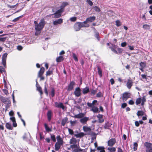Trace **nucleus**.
I'll use <instances>...</instances> for the list:
<instances>
[{"mask_svg": "<svg viewBox=\"0 0 152 152\" xmlns=\"http://www.w3.org/2000/svg\"><path fill=\"white\" fill-rule=\"evenodd\" d=\"M129 104L130 105H133L134 104V102L132 100H130L129 102Z\"/></svg>", "mask_w": 152, "mask_h": 152, "instance_id": "774afa93", "label": "nucleus"}, {"mask_svg": "<svg viewBox=\"0 0 152 152\" xmlns=\"http://www.w3.org/2000/svg\"><path fill=\"white\" fill-rule=\"evenodd\" d=\"M45 71V68L42 66L40 68V69L38 72V75H40V76H41V75H42L43 74Z\"/></svg>", "mask_w": 152, "mask_h": 152, "instance_id": "412c9836", "label": "nucleus"}, {"mask_svg": "<svg viewBox=\"0 0 152 152\" xmlns=\"http://www.w3.org/2000/svg\"><path fill=\"white\" fill-rule=\"evenodd\" d=\"M81 89L79 87L76 88L74 92L75 95L77 97L80 96L81 95Z\"/></svg>", "mask_w": 152, "mask_h": 152, "instance_id": "1a4fd4ad", "label": "nucleus"}, {"mask_svg": "<svg viewBox=\"0 0 152 152\" xmlns=\"http://www.w3.org/2000/svg\"><path fill=\"white\" fill-rule=\"evenodd\" d=\"M89 120V118L86 117H83L80 120V122L83 124H86Z\"/></svg>", "mask_w": 152, "mask_h": 152, "instance_id": "6ab92c4d", "label": "nucleus"}, {"mask_svg": "<svg viewBox=\"0 0 152 152\" xmlns=\"http://www.w3.org/2000/svg\"><path fill=\"white\" fill-rule=\"evenodd\" d=\"M63 22V20L61 18H59L56 20L53 21V24L54 25H57L58 24H61Z\"/></svg>", "mask_w": 152, "mask_h": 152, "instance_id": "9b49d317", "label": "nucleus"}, {"mask_svg": "<svg viewBox=\"0 0 152 152\" xmlns=\"http://www.w3.org/2000/svg\"><path fill=\"white\" fill-rule=\"evenodd\" d=\"M83 131L86 132H88V133L85 135H90L91 129L90 127L83 126Z\"/></svg>", "mask_w": 152, "mask_h": 152, "instance_id": "9d476101", "label": "nucleus"}, {"mask_svg": "<svg viewBox=\"0 0 152 152\" xmlns=\"http://www.w3.org/2000/svg\"><path fill=\"white\" fill-rule=\"evenodd\" d=\"M55 89L53 88H52L51 91L50 92V94L52 97H53L55 96Z\"/></svg>", "mask_w": 152, "mask_h": 152, "instance_id": "c03bdc74", "label": "nucleus"}, {"mask_svg": "<svg viewBox=\"0 0 152 152\" xmlns=\"http://www.w3.org/2000/svg\"><path fill=\"white\" fill-rule=\"evenodd\" d=\"M64 59L63 57L62 56H60L57 57L56 59V62H60L62 61Z\"/></svg>", "mask_w": 152, "mask_h": 152, "instance_id": "c9c22d12", "label": "nucleus"}, {"mask_svg": "<svg viewBox=\"0 0 152 152\" xmlns=\"http://www.w3.org/2000/svg\"><path fill=\"white\" fill-rule=\"evenodd\" d=\"M51 138L53 142H56V138L55 135L53 134H50Z\"/></svg>", "mask_w": 152, "mask_h": 152, "instance_id": "8fccbe9b", "label": "nucleus"}, {"mask_svg": "<svg viewBox=\"0 0 152 152\" xmlns=\"http://www.w3.org/2000/svg\"><path fill=\"white\" fill-rule=\"evenodd\" d=\"M77 18L75 17H71L70 18V20L72 22H75L76 21Z\"/></svg>", "mask_w": 152, "mask_h": 152, "instance_id": "052dcab7", "label": "nucleus"}, {"mask_svg": "<svg viewBox=\"0 0 152 152\" xmlns=\"http://www.w3.org/2000/svg\"><path fill=\"white\" fill-rule=\"evenodd\" d=\"M144 145L146 148L145 152H152V143L145 142Z\"/></svg>", "mask_w": 152, "mask_h": 152, "instance_id": "20e7f679", "label": "nucleus"}, {"mask_svg": "<svg viewBox=\"0 0 152 152\" xmlns=\"http://www.w3.org/2000/svg\"><path fill=\"white\" fill-rule=\"evenodd\" d=\"M75 85V83L73 81H71L68 86L67 91H70L73 90Z\"/></svg>", "mask_w": 152, "mask_h": 152, "instance_id": "6e6552de", "label": "nucleus"}, {"mask_svg": "<svg viewBox=\"0 0 152 152\" xmlns=\"http://www.w3.org/2000/svg\"><path fill=\"white\" fill-rule=\"evenodd\" d=\"M44 125L45 130L47 132H49L52 131V128H50L47 124L45 123Z\"/></svg>", "mask_w": 152, "mask_h": 152, "instance_id": "a878e982", "label": "nucleus"}, {"mask_svg": "<svg viewBox=\"0 0 152 152\" xmlns=\"http://www.w3.org/2000/svg\"><path fill=\"white\" fill-rule=\"evenodd\" d=\"M131 94L128 92H125L122 94V99L123 102H125L129 98H130Z\"/></svg>", "mask_w": 152, "mask_h": 152, "instance_id": "39448f33", "label": "nucleus"}, {"mask_svg": "<svg viewBox=\"0 0 152 152\" xmlns=\"http://www.w3.org/2000/svg\"><path fill=\"white\" fill-rule=\"evenodd\" d=\"M94 9V10L96 12H99L100 11V8L97 6H95L93 7Z\"/></svg>", "mask_w": 152, "mask_h": 152, "instance_id": "ea45409f", "label": "nucleus"}, {"mask_svg": "<svg viewBox=\"0 0 152 152\" xmlns=\"http://www.w3.org/2000/svg\"><path fill=\"white\" fill-rule=\"evenodd\" d=\"M0 72L2 73L5 72V68L2 66H0Z\"/></svg>", "mask_w": 152, "mask_h": 152, "instance_id": "4d7b16f0", "label": "nucleus"}, {"mask_svg": "<svg viewBox=\"0 0 152 152\" xmlns=\"http://www.w3.org/2000/svg\"><path fill=\"white\" fill-rule=\"evenodd\" d=\"M97 117L98 118L99 122V123H102L104 121V120L103 118V115H102L99 114L97 116Z\"/></svg>", "mask_w": 152, "mask_h": 152, "instance_id": "f3484780", "label": "nucleus"}, {"mask_svg": "<svg viewBox=\"0 0 152 152\" xmlns=\"http://www.w3.org/2000/svg\"><path fill=\"white\" fill-rule=\"evenodd\" d=\"M78 23H79V24H80V26L81 28L82 27H88V25H86L84 24V23H83V22H78Z\"/></svg>", "mask_w": 152, "mask_h": 152, "instance_id": "79ce46f5", "label": "nucleus"}, {"mask_svg": "<svg viewBox=\"0 0 152 152\" xmlns=\"http://www.w3.org/2000/svg\"><path fill=\"white\" fill-rule=\"evenodd\" d=\"M97 102V101L96 100H94L92 102V103H90L89 102H88L87 103V106L90 107H92L94 106H94L96 105V103Z\"/></svg>", "mask_w": 152, "mask_h": 152, "instance_id": "2eb2a0df", "label": "nucleus"}, {"mask_svg": "<svg viewBox=\"0 0 152 152\" xmlns=\"http://www.w3.org/2000/svg\"><path fill=\"white\" fill-rule=\"evenodd\" d=\"M150 26V25L147 24H145L143 25L142 27L145 29H149Z\"/></svg>", "mask_w": 152, "mask_h": 152, "instance_id": "37998d69", "label": "nucleus"}, {"mask_svg": "<svg viewBox=\"0 0 152 152\" xmlns=\"http://www.w3.org/2000/svg\"><path fill=\"white\" fill-rule=\"evenodd\" d=\"M103 96V94L100 91L98 92L96 94V97L98 98H100Z\"/></svg>", "mask_w": 152, "mask_h": 152, "instance_id": "a18cd8bd", "label": "nucleus"}, {"mask_svg": "<svg viewBox=\"0 0 152 152\" xmlns=\"http://www.w3.org/2000/svg\"><path fill=\"white\" fill-rule=\"evenodd\" d=\"M6 37H0V42H4L6 41Z\"/></svg>", "mask_w": 152, "mask_h": 152, "instance_id": "0e129e2a", "label": "nucleus"}, {"mask_svg": "<svg viewBox=\"0 0 152 152\" xmlns=\"http://www.w3.org/2000/svg\"><path fill=\"white\" fill-rule=\"evenodd\" d=\"M5 126L7 129L9 130H12L13 129V128L11 126V124L9 123H6Z\"/></svg>", "mask_w": 152, "mask_h": 152, "instance_id": "393cba45", "label": "nucleus"}, {"mask_svg": "<svg viewBox=\"0 0 152 152\" xmlns=\"http://www.w3.org/2000/svg\"><path fill=\"white\" fill-rule=\"evenodd\" d=\"M133 150L134 151H136L137 149V147L138 146L137 143L136 142H134L133 144Z\"/></svg>", "mask_w": 152, "mask_h": 152, "instance_id": "3c124183", "label": "nucleus"}, {"mask_svg": "<svg viewBox=\"0 0 152 152\" xmlns=\"http://www.w3.org/2000/svg\"><path fill=\"white\" fill-rule=\"evenodd\" d=\"M84 114L82 113H79V114L77 115H75L73 116V117L75 118H82L84 117Z\"/></svg>", "mask_w": 152, "mask_h": 152, "instance_id": "b1692460", "label": "nucleus"}, {"mask_svg": "<svg viewBox=\"0 0 152 152\" xmlns=\"http://www.w3.org/2000/svg\"><path fill=\"white\" fill-rule=\"evenodd\" d=\"M90 91L89 87L88 86H86L83 89L82 93L83 94H85Z\"/></svg>", "mask_w": 152, "mask_h": 152, "instance_id": "4be33fe9", "label": "nucleus"}, {"mask_svg": "<svg viewBox=\"0 0 152 152\" xmlns=\"http://www.w3.org/2000/svg\"><path fill=\"white\" fill-rule=\"evenodd\" d=\"M133 82L132 80L128 79L126 83V86L127 88L130 89L133 86Z\"/></svg>", "mask_w": 152, "mask_h": 152, "instance_id": "ddd939ff", "label": "nucleus"}, {"mask_svg": "<svg viewBox=\"0 0 152 152\" xmlns=\"http://www.w3.org/2000/svg\"><path fill=\"white\" fill-rule=\"evenodd\" d=\"M91 111H93L94 113H97L99 112L100 111L99 110L98 108L96 106H94L91 107Z\"/></svg>", "mask_w": 152, "mask_h": 152, "instance_id": "5701e85b", "label": "nucleus"}, {"mask_svg": "<svg viewBox=\"0 0 152 152\" xmlns=\"http://www.w3.org/2000/svg\"><path fill=\"white\" fill-rule=\"evenodd\" d=\"M53 69L52 67H50L49 69L47 71L46 73V76H50L51 75L53 74Z\"/></svg>", "mask_w": 152, "mask_h": 152, "instance_id": "4468645a", "label": "nucleus"}, {"mask_svg": "<svg viewBox=\"0 0 152 152\" xmlns=\"http://www.w3.org/2000/svg\"><path fill=\"white\" fill-rule=\"evenodd\" d=\"M23 15H22L21 16H20L15 19H13L12 20L13 21V22H16V21H18L19 19L21 18H22L23 17Z\"/></svg>", "mask_w": 152, "mask_h": 152, "instance_id": "5fc2aeb1", "label": "nucleus"}, {"mask_svg": "<svg viewBox=\"0 0 152 152\" xmlns=\"http://www.w3.org/2000/svg\"><path fill=\"white\" fill-rule=\"evenodd\" d=\"M105 148L103 146H99L97 148V150H100L99 152H105Z\"/></svg>", "mask_w": 152, "mask_h": 152, "instance_id": "f704fd0d", "label": "nucleus"}, {"mask_svg": "<svg viewBox=\"0 0 152 152\" xmlns=\"http://www.w3.org/2000/svg\"><path fill=\"white\" fill-rule=\"evenodd\" d=\"M112 125V124L109 122H107L104 124V128L105 129H109Z\"/></svg>", "mask_w": 152, "mask_h": 152, "instance_id": "c85d7f7f", "label": "nucleus"}, {"mask_svg": "<svg viewBox=\"0 0 152 152\" xmlns=\"http://www.w3.org/2000/svg\"><path fill=\"white\" fill-rule=\"evenodd\" d=\"M85 135V134L83 132H80L77 134L75 135V136L77 137L81 138L83 137Z\"/></svg>", "mask_w": 152, "mask_h": 152, "instance_id": "4c0bfd02", "label": "nucleus"}, {"mask_svg": "<svg viewBox=\"0 0 152 152\" xmlns=\"http://www.w3.org/2000/svg\"><path fill=\"white\" fill-rule=\"evenodd\" d=\"M36 86L37 87V90L40 93V95H42L43 94L42 88L40 86Z\"/></svg>", "mask_w": 152, "mask_h": 152, "instance_id": "e433bc0d", "label": "nucleus"}, {"mask_svg": "<svg viewBox=\"0 0 152 152\" xmlns=\"http://www.w3.org/2000/svg\"><path fill=\"white\" fill-rule=\"evenodd\" d=\"M77 143V140L75 138H72L70 140L69 143L73 145H77L76 144Z\"/></svg>", "mask_w": 152, "mask_h": 152, "instance_id": "cd10ccee", "label": "nucleus"}, {"mask_svg": "<svg viewBox=\"0 0 152 152\" xmlns=\"http://www.w3.org/2000/svg\"><path fill=\"white\" fill-rule=\"evenodd\" d=\"M98 69V73L100 77H101L102 75V72L101 68L99 66H97Z\"/></svg>", "mask_w": 152, "mask_h": 152, "instance_id": "473e14b6", "label": "nucleus"}, {"mask_svg": "<svg viewBox=\"0 0 152 152\" xmlns=\"http://www.w3.org/2000/svg\"><path fill=\"white\" fill-rule=\"evenodd\" d=\"M108 150L110 151V152H114L116 151L115 148L114 147H112V148H108Z\"/></svg>", "mask_w": 152, "mask_h": 152, "instance_id": "de8ad7c7", "label": "nucleus"}, {"mask_svg": "<svg viewBox=\"0 0 152 152\" xmlns=\"http://www.w3.org/2000/svg\"><path fill=\"white\" fill-rule=\"evenodd\" d=\"M94 36L98 39V40H100V39L99 37V33L98 32H95Z\"/></svg>", "mask_w": 152, "mask_h": 152, "instance_id": "49530a36", "label": "nucleus"}, {"mask_svg": "<svg viewBox=\"0 0 152 152\" xmlns=\"http://www.w3.org/2000/svg\"><path fill=\"white\" fill-rule=\"evenodd\" d=\"M70 148L72 149V152H84L85 149L81 148L79 145H72L70 146Z\"/></svg>", "mask_w": 152, "mask_h": 152, "instance_id": "7ed1b4c3", "label": "nucleus"}, {"mask_svg": "<svg viewBox=\"0 0 152 152\" xmlns=\"http://www.w3.org/2000/svg\"><path fill=\"white\" fill-rule=\"evenodd\" d=\"M116 25L117 27H119L121 26V23L120 21L119 20H117L115 21Z\"/></svg>", "mask_w": 152, "mask_h": 152, "instance_id": "864d4df0", "label": "nucleus"}, {"mask_svg": "<svg viewBox=\"0 0 152 152\" xmlns=\"http://www.w3.org/2000/svg\"><path fill=\"white\" fill-rule=\"evenodd\" d=\"M7 53L4 54L2 57V63L3 65L5 68H6V61L7 58Z\"/></svg>", "mask_w": 152, "mask_h": 152, "instance_id": "423d86ee", "label": "nucleus"}, {"mask_svg": "<svg viewBox=\"0 0 152 152\" xmlns=\"http://www.w3.org/2000/svg\"><path fill=\"white\" fill-rule=\"evenodd\" d=\"M97 91V89L94 90L93 89H91V95H95Z\"/></svg>", "mask_w": 152, "mask_h": 152, "instance_id": "09e8293b", "label": "nucleus"}, {"mask_svg": "<svg viewBox=\"0 0 152 152\" xmlns=\"http://www.w3.org/2000/svg\"><path fill=\"white\" fill-rule=\"evenodd\" d=\"M55 104L56 107L61 108L62 110L64 109L65 107L62 103L60 102L58 103L57 102H56L55 103Z\"/></svg>", "mask_w": 152, "mask_h": 152, "instance_id": "f8f14e48", "label": "nucleus"}, {"mask_svg": "<svg viewBox=\"0 0 152 152\" xmlns=\"http://www.w3.org/2000/svg\"><path fill=\"white\" fill-rule=\"evenodd\" d=\"M142 101V99L141 98H137L135 102L136 104L137 105L141 103Z\"/></svg>", "mask_w": 152, "mask_h": 152, "instance_id": "58836bf2", "label": "nucleus"}, {"mask_svg": "<svg viewBox=\"0 0 152 152\" xmlns=\"http://www.w3.org/2000/svg\"><path fill=\"white\" fill-rule=\"evenodd\" d=\"M116 142V139L115 138H112L107 142L108 145L111 147L114 145Z\"/></svg>", "mask_w": 152, "mask_h": 152, "instance_id": "0eeeda50", "label": "nucleus"}, {"mask_svg": "<svg viewBox=\"0 0 152 152\" xmlns=\"http://www.w3.org/2000/svg\"><path fill=\"white\" fill-rule=\"evenodd\" d=\"M18 3L16 5H14L10 6V5H8V7L12 9V8H14L16 6H18Z\"/></svg>", "mask_w": 152, "mask_h": 152, "instance_id": "69168bd1", "label": "nucleus"}, {"mask_svg": "<svg viewBox=\"0 0 152 152\" xmlns=\"http://www.w3.org/2000/svg\"><path fill=\"white\" fill-rule=\"evenodd\" d=\"M73 58L75 61H78V60L76 55L75 53H72Z\"/></svg>", "mask_w": 152, "mask_h": 152, "instance_id": "603ef678", "label": "nucleus"}, {"mask_svg": "<svg viewBox=\"0 0 152 152\" xmlns=\"http://www.w3.org/2000/svg\"><path fill=\"white\" fill-rule=\"evenodd\" d=\"M63 144L56 142L55 145V149L56 151H58L61 148V146Z\"/></svg>", "mask_w": 152, "mask_h": 152, "instance_id": "dca6fc26", "label": "nucleus"}, {"mask_svg": "<svg viewBox=\"0 0 152 152\" xmlns=\"http://www.w3.org/2000/svg\"><path fill=\"white\" fill-rule=\"evenodd\" d=\"M68 120V118L66 117L63 118L61 121V124L63 126H64Z\"/></svg>", "mask_w": 152, "mask_h": 152, "instance_id": "bb28decb", "label": "nucleus"}, {"mask_svg": "<svg viewBox=\"0 0 152 152\" xmlns=\"http://www.w3.org/2000/svg\"><path fill=\"white\" fill-rule=\"evenodd\" d=\"M52 112L50 110L48 111L47 113L48 119L49 121H50L51 119Z\"/></svg>", "mask_w": 152, "mask_h": 152, "instance_id": "a211bd4d", "label": "nucleus"}, {"mask_svg": "<svg viewBox=\"0 0 152 152\" xmlns=\"http://www.w3.org/2000/svg\"><path fill=\"white\" fill-rule=\"evenodd\" d=\"M0 99L3 103L6 104L5 108L6 110H7L11 105L10 100L7 98L1 96H0Z\"/></svg>", "mask_w": 152, "mask_h": 152, "instance_id": "f03ea898", "label": "nucleus"}, {"mask_svg": "<svg viewBox=\"0 0 152 152\" xmlns=\"http://www.w3.org/2000/svg\"><path fill=\"white\" fill-rule=\"evenodd\" d=\"M74 28L76 31H79L80 29V25L78 22H77L75 23L74 27Z\"/></svg>", "mask_w": 152, "mask_h": 152, "instance_id": "aec40b11", "label": "nucleus"}, {"mask_svg": "<svg viewBox=\"0 0 152 152\" xmlns=\"http://www.w3.org/2000/svg\"><path fill=\"white\" fill-rule=\"evenodd\" d=\"M52 15H54V18H58L60 17L61 16V14H56V12H55L53 14H51Z\"/></svg>", "mask_w": 152, "mask_h": 152, "instance_id": "a19ab883", "label": "nucleus"}, {"mask_svg": "<svg viewBox=\"0 0 152 152\" xmlns=\"http://www.w3.org/2000/svg\"><path fill=\"white\" fill-rule=\"evenodd\" d=\"M87 19L88 22H92L95 20L96 17L94 16H93L88 18Z\"/></svg>", "mask_w": 152, "mask_h": 152, "instance_id": "2f4dec72", "label": "nucleus"}, {"mask_svg": "<svg viewBox=\"0 0 152 152\" xmlns=\"http://www.w3.org/2000/svg\"><path fill=\"white\" fill-rule=\"evenodd\" d=\"M68 131L70 134L73 135L74 134V132L72 129H69Z\"/></svg>", "mask_w": 152, "mask_h": 152, "instance_id": "338daca9", "label": "nucleus"}, {"mask_svg": "<svg viewBox=\"0 0 152 152\" xmlns=\"http://www.w3.org/2000/svg\"><path fill=\"white\" fill-rule=\"evenodd\" d=\"M127 106V104L126 103H123L121 104V107L122 108H125Z\"/></svg>", "mask_w": 152, "mask_h": 152, "instance_id": "e2e57ef3", "label": "nucleus"}, {"mask_svg": "<svg viewBox=\"0 0 152 152\" xmlns=\"http://www.w3.org/2000/svg\"><path fill=\"white\" fill-rule=\"evenodd\" d=\"M145 113L142 111H138L137 113V115L138 116H143L145 115Z\"/></svg>", "mask_w": 152, "mask_h": 152, "instance_id": "72a5a7b5", "label": "nucleus"}, {"mask_svg": "<svg viewBox=\"0 0 152 152\" xmlns=\"http://www.w3.org/2000/svg\"><path fill=\"white\" fill-rule=\"evenodd\" d=\"M44 91L46 95L47 96H48V91L47 88L46 86H45Z\"/></svg>", "mask_w": 152, "mask_h": 152, "instance_id": "680f3d73", "label": "nucleus"}, {"mask_svg": "<svg viewBox=\"0 0 152 152\" xmlns=\"http://www.w3.org/2000/svg\"><path fill=\"white\" fill-rule=\"evenodd\" d=\"M2 90L4 94L7 96L9 94L8 91L7 89H3Z\"/></svg>", "mask_w": 152, "mask_h": 152, "instance_id": "bf43d9fd", "label": "nucleus"}, {"mask_svg": "<svg viewBox=\"0 0 152 152\" xmlns=\"http://www.w3.org/2000/svg\"><path fill=\"white\" fill-rule=\"evenodd\" d=\"M63 11V10H62V9H60L56 11L55 12H56V14H61V13H62Z\"/></svg>", "mask_w": 152, "mask_h": 152, "instance_id": "13d9d810", "label": "nucleus"}, {"mask_svg": "<svg viewBox=\"0 0 152 152\" xmlns=\"http://www.w3.org/2000/svg\"><path fill=\"white\" fill-rule=\"evenodd\" d=\"M68 3L67 2H63L61 4L60 6V9H62V10H63L64 11V8L68 5Z\"/></svg>", "mask_w": 152, "mask_h": 152, "instance_id": "7c9ffc66", "label": "nucleus"}, {"mask_svg": "<svg viewBox=\"0 0 152 152\" xmlns=\"http://www.w3.org/2000/svg\"><path fill=\"white\" fill-rule=\"evenodd\" d=\"M56 139L57 140V142L63 144V141L61 137L59 135L57 136Z\"/></svg>", "mask_w": 152, "mask_h": 152, "instance_id": "c756f323", "label": "nucleus"}, {"mask_svg": "<svg viewBox=\"0 0 152 152\" xmlns=\"http://www.w3.org/2000/svg\"><path fill=\"white\" fill-rule=\"evenodd\" d=\"M45 24V22L43 19L40 20V22L35 26V28L36 31H40L43 28Z\"/></svg>", "mask_w": 152, "mask_h": 152, "instance_id": "f257e3e1", "label": "nucleus"}, {"mask_svg": "<svg viewBox=\"0 0 152 152\" xmlns=\"http://www.w3.org/2000/svg\"><path fill=\"white\" fill-rule=\"evenodd\" d=\"M140 65L141 67L144 68L145 66V64L143 62H141L140 63Z\"/></svg>", "mask_w": 152, "mask_h": 152, "instance_id": "6e6d98bb", "label": "nucleus"}]
</instances>
